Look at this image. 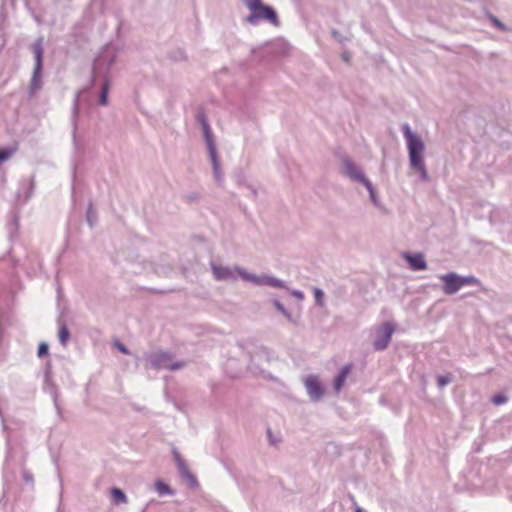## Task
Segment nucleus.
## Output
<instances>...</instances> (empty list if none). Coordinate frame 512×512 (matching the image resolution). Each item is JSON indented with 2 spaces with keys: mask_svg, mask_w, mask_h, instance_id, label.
<instances>
[{
  "mask_svg": "<svg viewBox=\"0 0 512 512\" xmlns=\"http://www.w3.org/2000/svg\"><path fill=\"white\" fill-rule=\"evenodd\" d=\"M402 130L407 141L410 165L412 169L420 174L423 180H427L428 173L423 158V152L425 149L424 143L419 136L412 133L409 125H403Z\"/></svg>",
  "mask_w": 512,
  "mask_h": 512,
  "instance_id": "obj_1",
  "label": "nucleus"
},
{
  "mask_svg": "<svg viewBox=\"0 0 512 512\" xmlns=\"http://www.w3.org/2000/svg\"><path fill=\"white\" fill-rule=\"evenodd\" d=\"M444 283L443 290L446 294H454L465 285L476 284L478 280L474 277H460L455 273L440 276Z\"/></svg>",
  "mask_w": 512,
  "mask_h": 512,
  "instance_id": "obj_2",
  "label": "nucleus"
},
{
  "mask_svg": "<svg viewBox=\"0 0 512 512\" xmlns=\"http://www.w3.org/2000/svg\"><path fill=\"white\" fill-rule=\"evenodd\" d=\"M394 332V326L390 322H386L377 330L376 339L374 341V347L376 350H384L390 343L392 334Z\"/></svg>",
  "mask_w": 512,
  "mask_h": 512,
  "instance_id": "obj_3",
  "label": "nucleus"
},
{
  "mask_svg": "<svg viewBox=\"0 0 512 512\" xmlns=\"http://www.w3.org/2000/svg\"><path fill=\"white\" fill-rule=\"evenodd\" d=\"M259 19L267 20L274 25L278 24L276 12L269 6L262 5L259 9L253 11L248 18L251 23H255Z\"/></svg>",
  "mask_w": 512,
  "mask_h": 512,
  "instance_id": "obj_4",
  "label": "nucleus"
},
{
  "mask_svg": "<svg viewBox=\"0 0 512 512\" xmlns=\"http://www.w3.org/2000/svg\"><path fill=\"white\" fill-rule=\"evenodd\" d=\"M153 365L156 368H165V369H179L183 366L182 363L172 364L171 358L167 353H160L155 356L153 361Z\"/></svg>",
  "mask_w": 512,
  "mask_h": 512,
  "instance_id": "obj_5",
  "label": "nucleus"
},
{
  "mask_svg": "<svg viewBox=\"0 0 512 512\" xmlns=\"http://www.w3.org/2000/svg\"><path fill=\"white\" fill-rule=\"evenodd\" d=\"M305 385L312 399L318 400L323 395V389L315 377L311 376L307 378Z\"/></svg>",
  "mask_w": 512,
  "mask_h": 512,
  "instance_id": "obj_6",
  "label": "nucleus"
},
{
  "mask_svg": "<svg viewBox=\"0 0 512 512\" xmlns=\"http://www.w3.org/2000/svg\"><path fill=\"white\" fill-rule=\"evenodd\" d=\"M405 258L413 270H424L427 267L426 261L420 253L414 255L405 254Z\"/></svg>",
  "mask_w": 512,
  "mask_h": 512,
  "instance_id": "obj_7",
  "label": "nucleus"
},
{
  "mask_svg": "<svg viewBox=\"0 0 512 512\" xmlns=\"http://www.w3.org/2000/svg\"><path fill=\"white\" fill-rule=\"evenodd\" d=\"M32 53L34 54L35 58V67H37V70H42V57H43V44L42 40L39 39L36 42H34L31 46Z\"/></svg>",
  "mask_w": 512,
  "mask_h": 512,
  "instance_id": "obj_8",
  "label": "nucleus"
},
{
  "mask_svg": "<svg viewBox=\"0 0 512 512\" xmlns=\"http://www.w3.org/2000/svg\"><path fill=\"white\" fill-rule=\"evenodd\" d=\"M345 170L346 172L354 179L363 181L368 189L371 190V184L369 181L365 180L361 172L358 168L350 161L345 162Z\"/></svg>",
  "mask_w": 512,
  "mask_h": 512,
  "instance_id": "obj_9",
  "label": "nucleus"
},
{
  "mask_svg": "<svg viewBox=\"0 0 512 512\" xmlns=\"http://www.w3.org/2000/svg\"><path fill=\"white\" fill-rule=\"evenodd\" d=\"M351 369H352V365L351 364H348V365L344 366L342 368V370L340 371V373L338 374V376L335 378L334 389H335L336 392H339L341 390V388L343 387L347 376L351 372Z\"/></svg>",
  "mask_w": 512,
  "mask_h": 512,
  "instance_id": "obj_10",
  "label": "nucleus"
},
{
  "mask_svg": "<svg viewBox=\"0 0 512 512\" xmlns=\"http://www.w3.org/2000/svg\"><path fill=\"white\" fill-rule=\"evenodd\" d=\"M41 71L42 70H37V67H34V72L30 84V90L32 93L41 88Z\"/></svg>",
  "mask_w": 512,
  "mask_h": 512,
  "instance_id": "obj_11",
  "label": "nucleus"
},
{
  "mask_svg": "<svg viewBox=\"0 0 512 512\" xmlns=\"http://www.w3.org/2000/svg\"><path fill=\"white\" fill-rule=\"evenodd\" d=\"M111 497L116 504L127 502L126 495L123 493L122 490H120L118 488H112Z\"/></svg>",
  "mask_w": 512,
  "mask_h": 512,
  "instance_id": "obj_12",
  "label": "nucleus"
},
{
  "mask_svg": "<svg viewBox=\"0 0 512 512\" xmlns=\"http://www.w3.org/2000/svg\"><path fill=\"white\" fill-rule=\"evenodd\" d=\"M58 336L61 344L65 346L70 337V333L66 325H60Z\"/></svg>",
  "mask_w": 512,
  "mask_h": 512,
  "instance_id": "obj_13",
  "label": "nucleus"
},
{
  "mask_svg": "<svg viewBox=\"0 0 512 512\" xmlns=\"http://www.w3.org/2000/svg\"><path fill=\"white\" fill-rule=\"evenodd\" d=\"M213 273L218 280L226 279L231 275L230 271L227 268L216 266L213 267Z\"/></svg>",
  "mask_w": 512,
  "mask_h": 512,
  "instance_id": "obj_14",
  "label": "nucleus"
},
{
  "mask_svg": "<svg viewBox=\"0 0 512 512\" xmlns=\"http://www.w3.org/2000/svg\"><path fill=\"white\" fill-rule=\"evenodd\" d=\"M108 91H109V82L106 81L103 86H102V90H101V94H100V97H99V103L100 105H107L108 103Z\"/></svg>",
  "mask_w": 512,
  "mask_h": 512,
  "instance_id": "obj_15",
  "label": "nucleus"
},
{
  "mask_svg": "<svg viewBox=\"0 0 512 512\" xmlns=\"http://www.w3.org/2000/svg\"><path fill=\"white\" fill-rule=\"evenodd\" d=\"M155 486H156V490L160 494H170L171 493L170 487L167 484L163 483L162 481H157Z\"/></svg>",
  "mask_w": 512,
  "mask_h": 512,
  "instance_id": "obj_16",
  "label": "nucleus"
},
{
  "mask_svg": "<svg viewBox=\"0 0 512 512\" xmlns=\"http://www.w3.org/2000/svg\"><path fill=\"white\" fill-rule=\"evenodd\" d=\"M489 19L492 22V24L496 28H498L499 30H502V31H506L507 30V27L497 17H495L494 15H490Z\"/></svg>",
  "mask_w": 512,
  "mask_h": 512,
  "instance_id": "obj_17",
  "label": "nucleus"
},
{
  "mask_svg": "<svg viewBox=\"0 0 512 512\" xmlns=\"http://www.w3.org/2000/svg\"><path fill=\"white\" fill-rule=\"evenodd\" d=\"M262 5L261 0H248L247 2V7L251 13L256 9H259Z\"/></svg>",
  "mask_w": 512,
  "mask_h": 512,
  "instance_id": "obj_18",
  "label": "nucleus"
},
{
  "mask_svg": "<svg viewBox=\"0 0 512 512\" xmlns=\"http://www.w3.org/2000/svg\"><path fill=\"white\" fill-rule=\"evenodd\" d=\"M506 401H507L506 396L501 395V394H499V395H495V396H493V398H492V402H493L495 405H501V404L505 403Z\"/></svg>",
  "mask_w": 512,
  "mask_h": 512,
  "instance_id": "obj_19",
  "label": "nucleus"
},
{
  "mask_svg": "<svg viewBox=\"0 0 512 512\" xmlns=\"http://www.w3.org/2000/svg\"><path fill=\"white\" fill-rule=\"evenodd\" d=\"M38 356L42 357L48 353V345L46 343H41L38 347Z\"/></svg>",
  "mask_w": 512,
  "mask_h": 512,
  "instance_id": "obj_20",
  "label": "nucleus"
},
{
  "mask_svg": "<svg viewBox=\"0 0 512 512\" xmlns=\"http://www.w3.org/2000/svg\"><path fill=\"white\" fill-rule=\"evenodd\" d=\"M314 295H315V298H316V301L319 303V304H322V300H323V292L318 289V288H315L314 289Z\"/></svg>",
  "mask_w": 512,
  "mask_h": 512,
  "instance_id": "obj_21",
  "label": "nucleus"
},
{
  "mask_svg": "<svg viewBox=\"0 0 512 512\" xmlns=\"http://www.w3.org/2000/svg\"><path fill=\"white\" fill-rule=\"evenodd\" d=\"M449 382H450V378L448 376H440V377H438V385L440 387L445 386Z\"/></svg>",
  "mask_w": 512,
  "mask_h": 512,
  "instance_id": "obj_22",
  "label": "nucleus"
},
{
  "mask_svg": "<svg viewBox=\"0 0 512 512\" xmlns=\"http://www.w3.org/2000/svg\"><path fill=\"white\" fill-rule=\"evenodd\" d=\"M116 345H117L118 349H119L122 353H124V354H128V353H129V352H128V350L126 349V347H125L123 344H121V343H117Z\"/></svg>",
  "mask_w": 512,
  "mask_h": 512,
  "instance_id": "obj_23",
  "label": "nucleus"
},
{
  "mask_svg": "<svg viewBox=\"0 0 512 512\" xmlns=\"http://www.w3.org/2000/svg\"><path fill=\"white\" fill-rule=\"evenodd\" d=\"M180 468H181L183 474H186L189 478L194 480L193 476L188 473L187 469L183 465H180Z\"/></svg>",
  "mask_w": 512,
  "mask_h": 512,
  "instance_id": "obj_24",
  "label": "nucleus"
},
{
  "mask_svg": "<svg viewBox=\"0 0 512 512\" xmlns=\"http://www.w3.org/2000/svg\"><path fill=\"white\" fill-rule=\"evenodd\" d=\"M356 512H361V510L358 508V509L356 510Z\"/></svg>",
  "mask_w": 512,
  "mask_h": 512,
  "instance_id": "obj_25",
  "label": "nucleus"
}]
</instances>
